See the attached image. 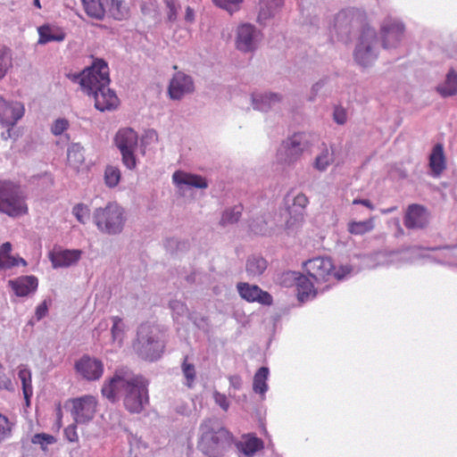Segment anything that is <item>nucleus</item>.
<instances>
[{"label":"nucleus","instance_id":"f257e3e1","mask_svg":"<svg viewBox=\"0 0 457 457\" xmlns=\"http://www.w3.org/2000/svg\"><path fill=\"white\" fill-rule=\"evenodd\" d=\"M148 383L144 377L125 370H118L113 376L104 380L101 394L110 403L118 401L123 395V403L130 413H140L149 403Z\"/></svg>","mask_w":457,"mask_h":457},{"label":"nucleus","instance_id":"f03ea898","mask_svg":"<svg viewBox=\"0 0 457 457\" xmlns=\"http://www.w3.org/2000/svg\"><path fill=\"white\" fill-rule=\"evenodd\" d=\"M231 443L232 436L217 420L206 419L200 424L197 448L204 455H221Z\"/></svg>","mask_w":457,"mask_h":457},{"label":"nucleus","instance_id":"7ed1b4c3","mask_svg":"<svg viewBox=\"0 0 457 457\" xmlns=\"http://www.w3.org/2000/svg\"><path fill=\"white\" fill-rule=\"evenodd\" d=\"M28 212L26 195L21 186L11 180H0V212L15 218Z\"/></svg>","mask_w":457,"mask_h":457},{"label":"nucleus","instance_id":"20e7f679","mask_svg":"<svg viewBox=\"0 0 457 457\" xmlns=\"http://www.w3.org/2000/svg\"><path fill=\"white\" fill-rule=\"evenodd\" d=\"M308 276L318 284L341 280L351 272L348 266L336 267L329 257H315L303 262Z\"/></svg>","mask_w":457,"mask_h":457},{"label":"nucleus","instance_id":"39448f33","mask_svg":"<svg viewBox=\"0 0 457 457\" xmlns=\"http://www.w3.org/2000/svg\"><path fill=\"white\" fill-rule=\"evenodd\" d=\"M87 14L96 20H103L107 12L117 21L129 16V7L124 0H81Z\"/></svg>","mask_w":457,"mask_h":457},{"label":"nucleus","instance_id":"423d86ee","mask_svg":"<svg viewBox=\"0 0 457 457\" xmlns=\"http://www.w3.org/2000/svg\"><path fill=\"white\" fill-rule=\"evenodd\" d=\"M79 77L80 87L87 96L104 89V87L110 84L109 67L103 60L95 61L90 67L81 72Z\"/></svg>","mask_w":457,"mask_h":457},{"label":"nucleus","instance_id":"0eeeda50","mask_svg":"<svg viewBox=\"0 0 457 457\" xmlns=\"http://www.w3.org/2000/svg\"><path fill=\"white\" fill-rule=\"evenodd\" d=\"M123 213V209L117 203H109L104 208L96 209L94 220L100 230L109 234H116L122 229Z\"/></svg>","mask_w":457,"mask_h":457},{"label":"nucleus","instance_id":"6e6552de","mask_svg":"<svg viewBox=\"0 0 457 457\" xmlns=\"http://www.w3.org/2000/svg\"><path fill=\"white\" fill-rule=\"evenodd\" d=\"M134 348L142 358L148 361H155L161 357L163 345L154 337L151 326L142 324L138 328Z\"/></svg>","mask_w":457,"mask_h":457},{"label":"nucleus","instance_id":"1a4fd4ad","mask_svg":"<svg viewBox=\"0 0 457 457\" xmlns=\"http://www.w3.org/2000/svg\"><path fill=\"white\" fill-rule=\"evenodd\" d=\"M115 145L121 154L122 163L129 170L137 167L135 152L137 147V133L129 128L120 129L114 138Z\"/></svg>","mask_w":457,"mask_h":457},{"label":"nucleus","instance_id":"9d476101","mask_svg":"<svg viewBox=\"0 0 457 457\" xmlns=\"http://www.w3.org/2000/svg\"><path fill=\"white\" fill-rule=\"evenodd\" d=\"M312 141V137L304 132L295 133L287 138L282 144L285 162L291 163L297 161L304 152L310 149Z\"/></svg>","mask_w":457,"mask_h":457},{"label":"nucleus","instance_id":"9b49d317","mask_svg":"<svg viewBox=\"0 0 457 457\" xmlns=\"http://www.w3.org/2000/svg\"><path fill=\"white\" fill-rule=\"evenodd\" d=\"M405 31L404 24L393 17H386L380 28V37L384 48H395L402 41Z\"/></svg>","mask_w":457,"mask_h":457},{"label":"nucleus","instance_id":"f8f14e48","mask_svg":"<svg viewBox=\"0 0 457 457\" xmlns=\"http://www.w3.org/2000/svg\"><path fill=\"white\" fill-rule=\"evenodd\" d=\"M71 415L76 423H87L94 418L98 403L95 396L86 395L71 399Z\"/></svg>","mask_w":457,"mask_h":457},{"label":"nucleus","instance_id":"ddd939ff","mask_svg":"<svg viewBox=\"0 0 457 457\" xmlns=\"http://www.w3.org/2000/svg\"><path fill=\"white\" fill-rule=\"evenodd\" d=\"M77 373L87 381H96L102 378L104 370V363L89 355H83L75 363Z\"/></svg>","mask_w":457,"mask_h":457},{"label":"nucleus","instance_id":"4468645a","mask_svg":"<svg viewBox=\"0 0 457 457\" xmlns=\"http://www.w3.org/2000/svg\"><path fill=\"white\" fill-rule=\"evenodd\" d=\"M195 85L192 78L184 72H176L170 81L168 94L173 100H180L186 95L193 93Z\"/></svg>","mask_w":457,"mask_h":457},{"label":"nucleus","instance_id":"2eb2a0df","mask_svg":"<svg viewBox=\"0 0 457 457\" xmlns=\"http://www.w3.org/2000/svg\"><path fill=\"white\" fill-rule=\"evenodd\" d=\"M259 37L260 32L254 26L248 23L238 26L235 41L237 49L245 53L253 51L256 48Z\"/></svg>","mask_w":457,"mask_h":457},{"label":"nucleus","instance_id":"dca6fc26","mask_svg":"<svg viewBox=\"0 0 457 457\" xmlns=\"http://www.w3.org/2000/svg\"><path fill=\"white\" fill-rule=\"evenodd\" d=\"M237 288L240 296L249 303L257 302L263 305H270L273 302L272 296L256 285L240 282Z\"/></svg>","mask_w":457,"mask_h":457},{"label":"nucleus","instance_id":"f3484780","mask_svg":"<svg viewBox=\"0 0 457 457\" xmlns=\"http://www.w3.org/2000/svg\"><path fill=\"white\" fill-rule=\"evenodd\" d=\"M82 256V251L79 249L54 248L49 253V260L54 268H67L76 264Z\"/></svg>","mask_w":457,"mask_h":457},{"label":"nucleus","instance_id":"a211bd4d","mask_svg":"<svg viewBox=\"0 0 457 457\" xmlns=\"http://www.w3.org/2000/svg\"><path fill=\"white\" fill-rule=\"evenodd\" d=\"M24 114V107L20 103H8L0 96V123L13 126Z\"/></svg>","mask_w":457,"mask_h":457},{"label":"nucleus","instance_id":"6ab92c4d","mask_svg":"<svg viewBox=\"0 0 457 457\" xmlns=\"http://www.w3.org/2000/svg\"><path fill=\"white\" fill-rule=\"evenodd\" d=\"M95 100V107L100 112L112 111L119 105V98L116 94L109 88V86L104 87V89L97 90L91 93Z\"/></svg>","mask_w":457,"mask_h":457},{"label":"nucleus","instance_id":"aec40b11","mask_svg":"<svg viewBox=\"0 0 457 457\" xmlns=\"http://www.w3.org/2000/svg\"><path fill=\"white\" fill-rule=\"evenodd\" d=\"M428 223V214L421 205L411 204L409 206L405 217L404 225L408 228H422Z\"/></svg>","mask_w":457,"mask_h":457},{"label":"nucleus","instance_id":"412c9836","mask_svg":"<svg viewBox=\"0 0 457 457\" xmlns=\"http://www.w3.org/2000/svg\"><path fill=\"white\" fill-rule=\"evenodd\" d=\"M8 284L17 296H27L37 290L38 280L32 275L21 276L9 280Z\"/></svg>","mask_w":457,"mask_h":457},{"label":"nucleus","instance_id":"4be33fe9","mask_svg":"<svg viewBox=\"0 0 457 457\" xmlns=\"http://www.w3.org/2000/svg\"><path fill=\"white\" fill-rule=\"evenodd\" d=\"M428 166L431 170V176L439 178L446 169V160L442 144H436L429 154Z\"/></svg>","mask_w":457,"mask_h":457},{"label":"nucleus","instance_id":"5701e85b","mask_svg":"<svg viewBox=\"0 0 457 457\" xmlns=\"http://www.w3.org/2000/svg\"><path fill=\"white\" fill-rule=\"evenodd\" d=\"M172 180L179 187L184 185L196 188H206L208 187L207 181L204 178L182 170L175 171L172 175Z\"/></svg>","mask_w":457,"mask_h":457},{"label":"nucleus","instance_id":"b1692460","mask_svg":"<svg viewBox=\"0 0 457 457\" xmlns=\"http://www.w3.org/2000/svg\"><path fill=\"white\" fill-rule=\"evenodd\" d=\"M12 245L9 242L4 243L0 246V269H11L12 267L26 266L27 262L23 258L11 255Z\"/></svg>","mask_w":457,"mask_h":457},{"label":"nucleus","instance_id":"393cba45","mask_svg":"<svg viewBox=\"0 0 457 457\" xmlns=\"http://www.w3.org/2000/svg\"><path fill=\"white\" fill-rule=\"evenodd\" d=\"M408 254L407 251H396V252H377L373 253V267L384 266L391 263H395L406 259Z\"/></svg>","mask_w":457,"mask_h":457},{"label":"nucleus","instance_id":"a878e982","mask_svg":"<svg viewBox=\"0 0 457 457\" xmlns=\"http://www.w3.org/2000/svg\"><path fill=\"white\" fill-rule=\"evenodd\" d=\"M370 48L371 44L368 36L362 34L354 53V59L361 66L366 67L369 65L371 60Z\"/></svg>","mask_w":457,"mask_h":457},{"label":"nucleus","instance_id":"bb28decb","mask_svg":"<svg viewBox=\"0 0 457 457\" xmlns=\"http://www.w3.org/2000/svg\"><path fill=\"white\" fill-rule=\"evenodd\" d=\"M39 44H46L52 41L61 42L65 38V32L58 27L43 25L38 28Z\"/></svg>","mask_w":457,"mask_h":457},{"label":"nucleus","instance_id":"cd10ccee","mask_svg":"<svg viewBox=\"0 0 457 457\" xmlns=\"http://www.w3.org/2000/svg\"><path fill=\"white\" fill-rule=\"evenodd\" d=\"M237 448L245 455L253 456L258 451L263 449V442L253 434L245 435L242 441L237 444Z\"/></svg>","mask_w":457,"mask_h":457},{"label":"nucleus","instance_id":"c85d7f7f","mask_svg":"<svg viewBox=\"0 0 457 457\" xmlns=\"http://www.w3.org/2000/svg\"><path fill=\"white\" fill-rule=\"evenodd\" d=\"M85 162L83 147L79 144H72L67 150V165L78 172Z\"/></svg>","mask_w":457,"mask_h":457},{"label":"nucleus","instance_id":"c756f323","mask_svg":"<svg viewBox=\"0 0 457 457\" xmlns=\"http://www.w3.org/2000/svg\"><path fill=\"white\" fill-rule=\"evenodd\" d=\"M296 291L298 300L304 302L316 295V290L312 282L306 276H299L296 279Z\"/></svg>","mask_w":457,"mask_h":457},{"label":"nucleus","instance_id":"7c9ffc66","mask_svg":"<svg viewBox=\"0 0 457 457\" xmlns=\"http://www.w3.org/2000/svg\"><path fill=\"white\" fill-rule=\"evenodd\" d=\"M18 378L21 382L22 393L27 404H29V399L33 395L31 371L26 365H20L18 367Z\"/></svg>","mask_w":457,"mask_h":457},{"label":"nucleus","instance_id":"2f4dec72","mask_svg":"<svg viewBox=\"0 0 457 457\" xmlns=\"http://www.w3.org/2000/svg\"><path fill=\"white\" fill-rule=\"evenodd\" d=\"M436 91L443 96L448 97L457 95V72L451 69L444 84L436 87Z\"/></svg>","mask_w":457,"mask_h":457},{"label":"nucleus","instance_id":"473e14b6","mask_svg":"<svg viewBox=\"0 0 457 457\" xmlns=\"http://www.w3.org/2000/svg\"><path fill=\"white\" fill-rule=\"evenodd\" d=\"M269 369L261 367L253 377V389L256 394L264 395L268 390L267 379Z\"/></svg>","mask_w":457,"mask_h":457},{"label":"nucleus","instance_id":"72a5a7b5","mask_svg":"<svg viewBox=\"0 0 457 457\" xmlns=\"http://www.w3.org/2000/svg\"><path fill=\"white\" fill-rule=\"evenodd\" d=\"M283 4V0H262L260 2V12L258 20L260 21L270 18L273 12Z\"/></svg>","mask_w":457,"mask_h":457},{"label":"nucleus","instance_id":"f704fd0d","mask_svg":"<svg viewBox=\"0 0 457 457\" xmlns=\"http://www.w3.org/2000/svg\"><path fill=\"white\" fill-rule=\"evenodd\" d=\"M278 101L279 97L276 94H269L260 96L255 95L253 96L254 108L262 112L268 111V109L270 108L272 104L278 103Z\"/></svg>","mask_w":457,"mask_h":457},{"label":"nucleus","instance_id":"c9c22d12","mask_svg":"<svg viewBox=\"0 0 457 457\" xmlns=\"http://www.w3.org/2000/svg\"><path fill=\"white\" fill-rule=\"evenodd\" d=\"M267 268V262L262 257L253 256L247 260L246 271L249 275L259 276Z\"/></svg>","mask_w":457,"mask_h":457},{"label":"nucleus","instance_id":"e433bc0d","mask_svg":"<svg viewBox=\"0 0 457 457\" xmlns=\"http://www.w3.org/2000/svg\"><path fill=\"white\" fill-rule=\"evenodd\" d=\"M112 327L111 331L112 340L121 345L125 337V325L122 322V319L118 316L112 317Z\"/></svg>","mask_w":457,"mask_h":457},{"label":"nucleus","instance_id":"4c0bfd02","mask_svg":"<svg viewBox=\"0 0 457 457\" xmlns=\"http://www.w3.org/2000/svg\"><path fill=\"white\" fill-rule=\"evenodd\" d=\"M243 211L242 205H235L231 209L226 210L221 217L220 223L222 225L233 224L238 221Z\"/></svg>","mask_w":457,"mask_h":457},{"label":"nucleus","instance_id":"58836bf2","mask_svg":"<svg viewBox=\"0 0 457 457\" xmlns=\"http://www.w3.org/2000/svg\"><path fill=\"white\" fill-rule=\"evenodd\" d=\"M120 170L115 166H107L104 170V181L109 187H116L120 180Z\"/></svg>","mask_w":457,"mask_h":457},{"label":"nucleus","instance_id":"ea45409f","mask_svg":"<svg viewBox=\"0 0 457 457\" xmlns=\"http://www.w3.org/2000/svg\"><path fill=\"white\" fill-rule=\"evenodd\" d=\"M12 66L11 50L6 46H0V79H2L8 69Z\"/></svg>","mask_w":457,"mask_h":457},{"label":"nucleus","instance_id":"a19ab883","mask_svg":"<svg viewBox=\"0 0 457 457\" xmlns=\"http://www.w3.org/2000/svg\"><path fill=\"white\" fill-rule=\"evenodd\" d=\"M333 162L332 154L325 148L314 161V167L320 171L325 170Z\"/></svg>","mask_w":457,"mask_h":457},{"label":"nucleus","instance_id":"79ce46f5","mask_svg":"<svg viewBox=\"0 0 457 457\" xmlns=\"http://www.w3.org/2000/svg\"><path fill=\"white\" fill-rule=\"evenodd\" d=\"M371 228L369 220L363 221H352L348 224V231L353 235H363Z\"/></svg>","mask_w":457,"mask_h":457},{"label":"nucleus","instance_id":"37998d69","mask_svg":"<svg viewBox=\"0 0 457 457\" xmlns=\"http://www.w3.org/2000/svg\"><path fill=\"white\" fill-rule=\"evenodd\" d=\"M187 359L188 357L186 356L181 368L183 374L187 379L186 385L188 387H191L195 378V370L193 364L187 362Z\"/></svg>","mask_w":457,"mask_h":457},{"label":"nucleus","instance_id":"c03bdc74","mask_svg":"<svg viewBox=\"0 0 457 457\" xmlns=\"http://www.w3.org/2000/svg\"><path fill=\"white\" fill-rule=\"evenodd\" d=\"M308 204H309V199L303 193H299L294 198L293 207L300 209L298 217L296 218L299 221H303V212H304L305 208L307 207Z\"/></svg>","mask_w":457,"mask_h":457},{"label":"nucleus","instance_id":"a18cd8bd","mask_svg":"<svg viewBox=\"0 0 457 457\" xmlns=\"http://www.w3.org/2000/svg\"><path fill=\"white\" fill-rule=\"evenodd\" d=\"M72 213L77 218V220L82 224H85L87 222V220H89V217H90L89 208L83 204H76L73 207Z\"/></svg>","mask_w":457,"mask_h":457},{"label":"nucleus","instance_id":"49530a36","mask_svg":"<svg viewBox=\"0 0 457 457\" xmlns=\"http://www.w3.org/2000/svg\"><path fill=\"white\" fill-rule=\"evenodd\" d=\"M12 426L7 417L0 413V442L11 436Z\"/></svg>","mask_w":457,"mask_h":457},{"label":"nucleus","instance_id":"de8ad7c7","mask_svg":"<svg viewBox=\"0 0 457 457\" xmlns=\"http://www.w3.org/2000/svg\"><path fill=\"white\" fill-rule=\"evenodd\" d=\"M242 2L243 0H213V3L217 6L223 8L229 12L237 11Z\"/></svg>","mask_w":457,"mask_h":457},{"label":"nucleus","instance_id":"09e8293b","mask_svg":"<svg viewBox=\"0 0 457 457\" xmlns=\"http://www.w3.org/2000/svg\"><path fill=\"white\" fill-rule=\"evenodd\" d=\"M70 126L69 120L63 118L57 119L52 125L51 132L54 136L62 135Z\"/></svg>","mask_w":457,"mask_h":457},{"label":"nucleus","instance_id":"8fccbe9b","mask_svg":"<svg viewBox=\"0 0 457 457\" xmlns=\"http://www.w3.org/2000/svg\"><path fill=\"white\" fill-rule=\"evenodd\" d=\"M266 225L267 222L263 218H258L250 224V228L256 235H266L268 233Z\"/></svg>","mask_w":457,"mask_h":457},{"label":"nucleus","instance_id":"3c124183","mask_svg":"<svg viewBox=\"0 0 457 457\" xmlns=\"http://www.w3.org/2000/svg\"><path fill=\"white\" fill-rule=\"evenodd\" d=\"M54 441L55 439L53 436L45 433L36 434L32 438L33 444H38L43 448L45 445H51L54 443Z\"/></svg>","mask_w":457,"mask_h":457},{"label":"nucleus","instance_id":"603ef678","mask_svg":"<svg viewBox=\"0 0 457 457\" xmlns=\"http://www.w3.org/2000/svg\"><path fill=\"white\" fill-rule=\"evenodd\" d=\"M166 6L168 8V19L173 21L177 19L179 5L177 4L173 0H165Z\"/></svg>","mask_w":457,"mask_h":457},{"label":"nucleus","instance_id":"864d4df0","mask_svg":"<svg viewBox=\"0 0 457 457\" xmlns=\"http://www.w3.org/2000/svg\"><path fill=\"white\" fill-rule=\"evenodd\" d=\"M213 399L214 402L225 411L228 410L229 407V402L228 401V398L226 395L221 394L218 391L213 392Z\"/></svg>","mask_w":457,"mask_h":457},{"label":"nucleus","instance_id":"5fc2aeb1","mask_svg":"<svg viewBox=\"0 0 457 457\" xmlns=\"http://www.w3.org/2000/svg\"><path fill=\"white\" fill-rule=\"evenodd\" d=\"M333 117L337 124L343 125L347 120L346 111L341 106H337L334 110Z\"/></svg>","mask_w":457,"mask_h":457},{"label":"nucleus","instance_id":"6e6d98bb","mask_svg":"<svg viewBox=\"0 0 457 457\" xmlns=\"http://www.w3.org/2000/svg\"><path fill=\"white\" fill-rule=\"evenodd\" d=\"M64 435L68 441L72 442V443L78 442L79 436L77 433V426L75 424H71V425L68 426L64 429Z\"/></svg>","mask_w":457,"mask_h":457},{"label":"nucleus","instance_id":"4d7b16f0","mask_svg":"<svg viewBox=\"0 0 457 457\" xmlns=\"http://www.w3.org/2000/svg\"><path fill=\"white\" fill-rule=\"evenodd\" d=\"M47 312H48V307L46 304V301H44L37 307L35 315H36L37 319L39 320L43 319L47 314Z\"/></svg>","mask_w":457,"mask_h":457},{"label":"nucleus","instance_id":"13d9d810","mask_svg":"<svg viewBox=\"0 0 457 457\" xmlns=\"http://www.w3.org/2000/svg\"><path fill=\"white\" fill-rule=\"evenodd\" d=\"M230 386L235 389H239L242 386V378L238 375H233L228 377Z\"/></svg>","mask_w":457,"mask_h":457},{"label":"nucleus","instance_id":"bf43d9fd","mask_svg":"<svg viewBox=\"0 0 457 457\" xmlns=\"http://www.w3.org/2000/svg\"><path fill=\"white\" fill-rule=\"evenodd\" d=\"M145 138L149 139L151 141H157L158 134L154 129H149L145 132Z\"/></svg>","mask_w":457,"mask_h":457},{"label":"nucleus","instance_id":"052dcab7","mask_svg":"<svg viewBox=\"0 0 457 457\" xmlns=\"http://www.w3.org/2000/svg\"><path fill=\"white\" fill-rule=\"evenodd\" d=\"M347 17L348 12L346 11L340 12L336 17V26H337V24L343 21L344 20L347 19Z\"/></svg>","mask_w":457,"mask_h":457},{"label":"nucleus","instance_id":"680f3d73","mask_svg":"<svg viewBox=\"0 0 457 457\" xmlns=\"http://www.w3.org/2000/svg\"><path fill=\"white\" fill-rule=\"evenodd\" d=\"M353 204H363L368 210L371 209V204H370V201L368 200V199H365V200H353Z\"/></svg>","mask_w":457,"mask_h":457},{"label":"nucleus","instance_id":"e2e57ef3","mask_svg":"<svg viewBox=\"0 0 457 457\" xmlns=\"http://www.w3.org/2000/svg\"><path fill=\"white\" fill-rule=\"evenodd\" d=\"M33 3L34 5L37 6L38 9L41 8L40 0H34Z\"/></svg>","mask_w":457,"mask_h":457},{"label":"nucleus","instance_id":"0e129e2a","mask_svg":"<svg viewBox=\"0 0 457 457\" xmlns=\"http://www.w3.org/2000/svg\"><path fill=\"white\" fill-rule=\"evenodd\" d=\"M191 16H192V10L188 7L187 9V18L190 19Z\"/></svg>","mask_w":457,"mask_h":457},{"label":"nucleus","instance_id":"69168bd1","mask_svg":"<svg viewBox=\"0 0 457 457\" xmlns=\"http://www.w3.org/2000/svg\"><path fill=\"white\" fill-rule=\"evenodd\" d=\"M3 137H4V139H6L7 137H11L10 129L7 130V136H5L4 133H3Z\"/></svg>","mask_w":457,"mask_h":457},{"label":"nucleus","instance_id":"338daca9","mask_svg":"<svg viewBox=\"0 0 457 457\" xmlns=\"http://www.w3.org/2000/svg\"><path fill=\"white\" fill-rule=\"evenodd\" d=\"M443 248H444V249H447V250L452 249V247H450V246H445V247H443Z\"/></svg>","mask_w":457,"mask_h":457},{"label":"nucleus","instance_id":"774afa93","mask_svg":"<svg viewBox=\"0 0 457 457\" xmlns=\"http://www.w3.org/2000/svg\"><path fill=\"white\" fill-rule=\"evenodd\" d=\"M58 412L61 414V412H62L61 407L58 408Z\"/></svg>","mask_w":457,"mask_h":457}]
</instances>
